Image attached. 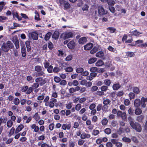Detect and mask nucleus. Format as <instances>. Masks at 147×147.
<instances>
[{
  "mask_svg": "<svg viewBox=\"0 0 147 147\" xmlns=\"http://www.w3.org/2000/svg\"><path fill=\"white\" fill-rule=\"evenodd\" d=\"M96 107V105L94 103L91 104L89 107V109L90 110L94 109Z\"/></svg>",
  "mask_w": 147,
  "mask_h": 147,
  "instance_id": "nucleus-63",
  "label": "nucleus"
},
{
  "mask_svg": "<svg viewBox=\"0 0 147 147\" xmlns=\"http://www.w3.org/2000/svg\"><path fill=\"white\" fill-rule=\"evenodd\" d=\"M93 44L90 43H89L84 46V49L86 50H90L93 47Z\"/></svg>",
  "mask_w": 147,
  "mask_h": 147,
  "instance_id": "nucleus-14",
  "label": "nucleus"
},
{
  "mask_svg": "<svg viewBox=\"0 0 147 147\" xmlns=\"http://www.w3.org/2000/svg\"><path fill=\"white\" fill-rule=\"evenodd\" d=\"M135 96V94L133 92H131L129 94V96L130 100L133 99L134 98Z\"/></svg>",
  "mask_w": 147,
  "mask_h": 147,
  "instance_id": "nucleus-49",
  "label": "nucleus"
},
{
  "mask_svg": "<svg viewBox=\"0 0 147 147\" xmlns=\"http://www.w3.org/2000/svg\"><path fill=\"white\" fill-rule=\"evenodd\" d=\"M82 108L81 105L80 103L77 104L75 106V109L76 111H79Z\"/></svg>",
  "mask_w": 147,
  "mask_h": 147,
  "instance_id": "nucleus-36",
  "label": "nucleus"
},
{
  "mask_svg": "<svg viewBox=\"0 0 147 147\" xmlns=\"http://www.w3.org/2000/svg\"><path fill=\"white\" fill-rule=\"evenodd\" d=\"M131 33L133 35L136 36H138L140 34H142L141 33H140V32L137 31L136 30H135L132 31L131 32Z\"/></svg>",
  "mask_w": 147,
  "mask_h": 147,
  "instance_id": "nucleus-35",
  "label": "nucleus"
},
{
  "mask_svg": "<svg viewBox=\"0 0 147 147\" xmlns=\"http://www.w3.org/2000/svg\"><path fill=\"white\" fill-rule=\"evenodd\" d=\"M84 69L82 67H78L76 69V72L78 73H80L83 71Z\"/></svg>",
  "mask_w": 147,
  "mask_h": 147,
  "instance_id": "nucleus-46",
  "label": "nucleus"
},
{
  "mask_svg": "<svg viewBox=\"0 0 147 147\" xmlns=\"http://www.w3.org/2000/svg\"><path fill=\"white\" fill-rule=\"evenodd\" d=\"M51 35L52 33L51 32H48L45 36V39L46 41L48 40L50 38Z\"/></svg>",
  "mask_w": 147,
  "mask_h": 147,
  "instance_id": "nucleus-27",
  "label": "nucleus"
},
{
  "mask_svg": "<svg viewBox=\"0 0 147 147\" xmlns=\"http://www.w3.org/2000/svg\"><path fill=\"white\" fill-rule=\"evenodd\" d=\"M133 91L135 93L138 94L140 92V90L139 88L137 87H134L133 89Z\"/></svg>",
  "mask_w": 147,
  "mask_h": 147,
  "instance_id": "nucleus-41",
  "label": "nucleus"
},
{
  "mask_svg": "<svg viewBox=\"0 0 147 147\" xmlns=\"http://www.w3.org/2000/svg\"><path fill=\"white\" fill-rule=\"evenodd\" d=\"M76 44L74 40H72L70 41L67 44V46L70 49H73L75 47Z\"/></svg>",
  "mask_w": 147,
  "mask_h": 147,
  "instance_id": "nucleus-8",
  "label": "nucleus"
},
{
  "mask_svg": "<svg viewBox=\"0 0 147 147\" xmlns=\"http://www.w3.org/2000/svg\"><path fill=\"white\" fill-rule=\"evenodd\" d=\"M108 123V120L107 119L105 118L101 121V123L103 125H106Z\"/></svg>",
  "mask_w": 147,
  "mask_h": 147,
  "instance_id": "nucleus-38",
  "label": "nucleus"
},
{
  "mask_svg": "<svg viewBox=\"0 0 147 147\" xmlns=\"http://www.w3.org/2000/svg\"><path fill=\"white\" fill-rule=\"evenodd\" d=\"M143 42V40H138L136 41V44L137 45L138 47H140L139 45H141L142 44H143L142 43Z\"/></svg>",
  "mask_w": 147,
  "mask_h": 147,
  "instance_id": "nucleus-61",
  "label": "nucleus"
},
{
  "mask_svg": "<svg viewBox=\"0 0 147 147\" xmlns=\"http://www.w3.org/2000/svg\"><path fill=\"white\" fill-rule=\"evenodd\" d=\"M104 62L101 59L98 60L95 63V65L98 67H100L104 65Z\"/></svg>",
  "mask_w": 147,
  "mask_h": 147,
  "instance_id": "nucleus-20",
  "label": "nucleus"
},
{
  "mask_svg": "<svg viewBox=\"0 0 147 147\" xmlns=\"http://www.w3.org/2000/svg\"><path fill=\"white\" fill-rule=\"evenodd\" d=\"M28 36L30 38L37 40L38 38V33L36 32H31L28 34Z\"/></svg>",
  "mask_w": 147,
  "mask_h": 147,
  "instance_id": "nucleus-5",
  "label": "nucleus"
},
{
  "mask_svg": "<svg viewBox=\"0 0 147 147\" xmlns=\"http://www.w3.org/2000/svg\"><path fill=\"white\" fill-rule=\"evenodd\" d=\"M12 14L13 16V18H16L19 20H21V18L19 17L18 13L16 12L13 11V12L12 13Z\"/></svg>",
  "mask_w": 147,
  "mask_h": 147,
  "instance_id": "nucleus-30",
  "label": "nucleus"
},
{
  "mask_svg": "<svg viewBox=\"0 0 147 147\" xmlns=\"http://www.w3.org/2000/svg\"><path fill=\"white\" fill-rule=\"evenodd\" d=\"M144 116L142 115L138 116L137 118V120L139 122L141 121L144 118Z\"/></svg>",
  "mask_w": 147,
  "mask_h": 147,
  "instance_id": "nucleus-52",
  "label": "nucleus"
},
{
  "mask_svg": "<svg viewBox=\"0 0 147 147\" xmlns=\"http://www.w3.org/2000/svg\"><path fill=\"white\" fill-rule=\"evenodd\" d=\"M13 102L15 105H17L19 104L20 101L18 98H15L13 99Z\"/></svg>",
  "mask_w": 147,
  "mask_h": 147,
  "instance_id": "nucleus-33",
  "label": "nucleus"
},
{
  "mask_svg": "<svg viewBox=\"0 0 147 147\" xmlns=\"http://www.w3.org/2000/svg\"><path fill=\"white\" fill-rule=\"evenodd\" d=\"M33 88L32 87H30L29 88L27 86H25L23 87L22 88V92H26V93L27 94H30L32 91Z\"/></svg>",
  "mask_w": 147,
  "mask_h": 147,
  "instance_id": "nucleus-7",
  "label": "nucleus"
},
{
  "mask_svg": "<svg viewBox=\"0 0 147 147\" xmlns=\"http://www.w3.org/2000/svg\"><path fill=\"white\" fill-rule=\"evenodd\" d=\"M27 80L29 82L32 83L34 82V78L31 76H28L27 77Z\"/></svg>",
  "mask_w": 147,
  "mask_h": 147,
  "instance_id": "nucleus-31",
  "label": "nucleus"
},
{
  "mask_svg": "<svg viewBox=\"0 0 147 147\" xmlns=\"http://www.w3.org/2000/svg\"><path fill=\"white\" fill-rule=\"evenodd\" d=\"M54 81L56 83H59L61 81V79L60 78L55 76L54 78Z\"/></svg>",
  "mask_w": 147,
  "mask_h": 147,
  "instance_id": "nucleus-64",
  "label": "nucleus"
},
{
  "mask_svg": "<svg viewBox=\"0 0 147 147\" xmlns=\"http://www.w3.org/2000/svg\"><path fill=\"white\" fill-rule=\"evenodd\" d=\"M122 140L123 142L127 143L130 142L131 141V140L130 139L125 137H123L122 138Z\"/></svg>",
  "mask_w": 147,
  "mask_h": 147,
  "instance_id": "nucleus-34",
  "label": "nucleus"
},
{
  "mask_svg": "<svg viewBox=\"0 0 147 147\" xmlns=\"http://www.w3.org/2000/svg\"><path fill=\"white\" fill-rule=\"evenodd\" d=\"M73 34L71 32H65L62 33L61 36V38L64 40L73 37Z\"/></svg>",
  "mask_w": 147,
  "mask_h": 147,
  "instance_id": "nucleus-3",
  "label": "nucleus"
},
{
  "mask_svg": "<svg viewBox=\"0 0 147 147\" xmlns=\"http://www.w3.org/2000/svg\"><path fill=\"white\" fill-rule=\"evenodd\" d=\"M96 56L97 57L102 58L103 59H105L104 54L103 52L102 51H100L96 53Z\"/></svg>",
  "mask_w": 147,
  "mask_h": 147,
  "instance_id": "nucleus-12",
  "label": "nucleus"
},
{
  "mask_svg": "<svg viewBox=\"0 0 147 147\" xmlns=\"http://www.w3.org/2000/svg\"><path fill=\"white\" fill-rule=\"evenodd\" d=\"M107 2L109 5H113L115 4V1L114 0H107Z\"/></svg>",
  "mask_w": 147,
  "mask_h": 147,
  "instance_id": "nucleus-39",
  "label": "nucleus"
},
{
  "mask_svg": "<svg viewBox=\"0 0 147 147\" xmlns=\"http://www.w3.org/2000/svg\"><path fill=\"white\" fill-rule=\"evenodd\" d=\"M21 52L22 54V56L23 57H25L26 55V51L24 45L23 44L21 45Z\"/></svg>",
  "mask_w": 147,
  "mask_h": 147,
  "instance_id": "nucleus-10",
  "label": "nucleus"
},
{
  "mask_svg": "<svg viewBox=\"0 0 147 147\" xmlns=\"http://www.w3.org/2000/svg\"><path fill=\"white\" fill-rule=\"evenodd\" d=\"M108 49L110 51L114 53H116V49L113 47L111 46H109L108 48Z\"/></svg>",
  "mask_w": 147,
  "mask_h": 147,
  "instance_id": "nucleus-47",
  "label": "nucleus"
},
{
  "mask_svg": "<svg viewBox=\"0 0 147 147\" xmlns=\"http://www.w3.org/2000/svg\"><path fill=\"white\" fill-rule=\"evenodd\" d=\"M99 133V130L96 129H94L92 132V135L94 136H96Z\"/></svg>",
  "mask_w": 147,
  "mask_h": 147,
  "instance_id": "nucleus-42",
  "label": "nucleus"
},
{
  "mask_svg": "<svg viewBox=\"0 0 147 147\" xmlns=\"http://www.w3.org/2000/svg\"><path fill=\"white\" fill-rule=\"evenodd\" d=\"M97 59L96 57H92L88 61V63L91 64L94 63L97 60Z\"/></svg>",
  "mask_w": 147,
  "mask_h": 147,
  "instance_id": "nucleus-25",
  "label": "nucleus"
},
{
  "mask_svg": "<svg viewBox=\"0 0 147 147\" xmlns=\"http://www.w3.org/2000/svg\"><path fill=\"white\" fill-rule=\"evenodd\" d=\"M141 105L140 100L139 99H136L134 102V105L136 107H140Z\"/></svg>",
  "mask_w": 147,
  "mask_h": 147,
  "instance_id": "nucleus-17",
  "label": "nucleus"
},
{
  "mask_svg": "<svg viewBox=\"0 0 147 147\" xmlns=\"http://www.w3.org/2000/svg\"><path fill=\"white\" fill-rule=\"evenodd\" d=\"M53 67L52 65H50L47 68V71L49 73H52L53 71Z\"/></svg>",
  "mask_w": 147,
  "mask_h": 147,
  "instance_id": "nucleus-45",
  "label": "nucleus"
},
{
  "mask_svg": "<svg viewBox=\"0 0 147 147\" xmlns=\"http://www.w3.org/2000/svg\"><path fill=\"white\" fill-rule=\"evenodd\" d=\"M98 51V49L96 47H94L90 51L91 54H93L95 53Z\"/></svg>",
  "mask_w": 147,
  "mask_h": 147,
  "instance_id": "nucleus-55",
  "label": "nucleus"
},
{
  "mask_svg": "<svg viewBox=\"0 0 147 147\" xmlns=\"http://www.w3.org/2000/svg\"><path fill=\"white\" fill-rule=\"evenodd\" d=\"M147 101V98L142 97L140 100L141 105L142 107L144 108L146 107V102Z\"/></svg>",
  "mask_w": 147,
  "mask_h": 147,
  "instance_id": "nucleus-11",
  "label": "nucleus"
},
{
  "mask_svg": "<svg viewBox=\"0 0 147 147\" xmlns=\"http://www.w3.org/2000/svg\"><path fill=\"white\" fill-rule=\"evenodd\" d=\"M72 55H70L67 56L65 59L66 61H69L71 60L72 59Z\"/></svg>",
  "mask_w": 147,
  "mask_h": 147,
  "instance_id": "nucleus-62",
  "label": "nucleus"
},
{
  "mask_svg": "<svg viewBox=\"0 0 147 147\" xmlns=\"http://www.w3.org/2000/svg\"><path fill=\"white\" fill-rule=\"evenodd\" d=\"M46 107H49L51 108L55 106V103H54L50 100L45 105Z\"/></svg>",
  "mask_w": 147,
  "mask_h": 147,
  "instance_id": "nucleus-19",
  "label": "nucleus"
},
{
  "mask_svg": "<svg viewBox=\"0 0 147 147\" xmlns=\"http://www.w3.org/2000/svg\"><path fill=\"white\" fill-rule=\"evenodd\" d=\"M111 129L109 128H107L105 130V133L107 134H109L111 133Z\"/></svg>",
  "mask_w": 147,
  "mask_h": 147,
  "instance_id": "nucleus-58",
  "label": "nucleus"
},
{
  "mask_svg": "<svg viewBox=\"0 0 147 147\" xmlns=\"http://www.w3.org/2000/svg\"><path fill=\"white\" fill-rule=\"evenodd\" d=\"M65 69L66 71L68 72H71L73 71L72 67L71 66L65 68Z\"/></svg>",
  "mask_w": 147,
  "mask_h": 147,
  "instance_id": "nucleus-51",
  "label": "nucleus"
},
{
  "mask_svg": "<svg viewBox=\"0 0 147 147\" xmlns=\"http://www.w3.org/2000/svg\"><path fill=\"white\" fill-rule=\"evenodd\" d=\"M35 70L37 72H38L36 73V76H45V74L43 71H42V67L41 66L39 65H36L35 67Z\"/></svg>",
  "mask_w": 147,
  "mask_h": 147,
  "instance_id": "nucleus-2",
  "label": "nucleus"
},
{
  "mask_svg": "<svg viewBox=\"0 0 147 147\" xmlns=\"http://www.w3.org/2000/svg\"><path fill=\"white\" fill-rule=\"evenodd\" d=\"M30 127L32 129H34V131L35 132L39 131V128L38 126H37L36 124H33L30 126Z\"/></svg>",
  "mask_w": 147,
  "mask_h": 147,
  "instance_id": "nucleus-13",
  "label": "nucleus"
},
{
  "mask_svg": "<svg viewBox=\"0 0 147 147\" xmlns=\"http://www.w3.org/2000/svg\"><path fill=\"white\" fill-rule=\"evenodd\" d=\"M134 129H135L137 131L140 132L142 130L141 126L140 124L137 123L136 126L135 127V128Z\"/></svg>",
  "mask_w": 147,
  "mask_h": 147,
  "instance_id": "nucleus-24",
  "label": "nucleus"
},
{
  "mask_svg": "<svg viewBox=\"0 0 147 147\" xmlns=\"http://www.w3.org/2000/svg\"><path fill=\"white\" fill-rule=\"evenodd\" d=\"M107 29L109 30L110 32L111 33H114L116 30V29L115 28L112 27H109L107 28Z\"/></svg>",
  "mask_w": 147,
  "mask_h": 147,
  "instance_id": "nucleus-44",
  "label": "nucleus"
},
{
  "mask_svg": "<svg viewBox=\"0 0 147 147\" xmlns=\"http://www.w3.org/2000/svg\"><path fill=\"white\" fill-rule=\"evenodd\" d=\"M7 118L6 117L4 118L3 119L1 117L0 118V127L1 126L2 123H6L7 121Z\"/></svg>",
  "mask_w": 147,
  "mask_h": 147,
  "instance_id": "nucleus-40",
  "label": "nucleus"
},
{
  "mask_svg": "<svg viewBox=\"0 0 147 147\" xmlns=\"http://www.w3.org/2000/svg\"><path fill=\"white\" fill-rule=\"evenodd\" d=\"M35 82L39 83L38 84L41 86H42L46 83L45 79L41 77L36 78L35 80Z\"/></svg>",
  "mask_w": 147,
  "mask_h": 147,
  "instance_id": "nucleus-4",
  "label": "nucleus"
},
{
  "mask_svg": "<svg viewBox=\"0 0 147 147\" xmlns=\"http://www.w3.org/2000/svg\"><path fill=\"white\" fill-rule=\"evenodd\" d=\"M104 100L103 101V103L105 105H107L109 104L111 102V101L108 99H106Z\"/></svg>",
  "mask_w": 147,
  "mask_h": 147,
  "instance_id": "nucleus-54",
  "label": "nucleus"
},
{
  "mask_svg": "<svg viewBox=\"0 0 147 147\" xmlns=\"http://www.w3.org/2000/svg\"><path fill=\"white\" fill-rule=\"evenodd\" d=\"M98 13L100 16L106 14L107 13V11L105 10L103 7L102 6H99L98 7Z\"/></svg>",
  "mask_w": 147,
  "mask_h": 147,
  "instance_id": "nucleus-6",
  "label": "nucleus"
},
{
  "mask_svg": "<svg viewBox=\"0 0 147 147\" xmlns=\"http://www.w3.org/2000/svg\"><path fill=\"white\" fill-rule=\"evenodd\" d=\"M142 113V110L140 108H137L135 109V113L136 115H140Z\"/></svg>",
  "mask_w": 147,
  "mask_h": 147,
  "instance_id": "nucleus-28",
  "label": "nucleus"
},
{
  "mask_svg": "<svg viewBox=\"0 0 147 147\" xmlns=\"http://www.w3.org/2000/svg\"><path fill=\"white\" fill-rule=\"evenodd\" d=\"M137 123H134V121H131L129 123V124L131 127L133 128H135V127L136 126V125Z\"/></svg>",
  "mask_w": 147,
  "mask_h": 147,
  "instance_id": "nucleus-50",
  "label": "nucleus"
},
{
  "mask_svg": "<svg viewBox=\"0 0 147 147\" xmlns=\"http://www.w3.org/2000/svg\"><path fill=\"white\" fill-rule=\"evenodd\" d=\"M13 124V122L10 120H8L7 122V126L8 128L12 127Z\"/></svg>",
  "mask_w": 147,
  "mask_h": 147,
  "instance_id": "nucleus-32",
  "label": "nucleus"
},
{
  "mask_svg": "<svg viewBox=\"0 0 147 147\" xmlns=\"http://www.w3.org/2000/svg\"><path fill=\"white\" fill-rule=\"evenodd\" d=\"M71 127V124H64L62 126V129L63 130H65L66 129L69 130Z\"/></svg>",
  "mask_w": 147,
  "mask_h": 147,
  "instance_id": "nucleus-16",
  "label": "nucleus"
},
{
  "mask_svg": "<svg viewBox=\"0 0 147 147\" xmlns=\"http://www.w3.org/2000/svg\"><path fill=\"white\" fill-rule=\"evenodd\" d=\"M104 83L106 86H109L111 84V81L109 79H105L104 80Z\"/></svg>",
  "mask_w": 147,
  "mask_h": 147,
  "instance_id": "nucleus-26",
  "label": "nucleus"
},
{
  "mask_svg": "<svg viewBox=\"0 0 147 147\" xmlns=\"http://www.w3.org/2000/svg\"><path fill=\"white\" fill-rule=\"evenodd\" d=\"M108 88V86L105 85H103L101 87L100 90L103 92H106Z\"/></svg>",
  "mask_w": 147,
  "mask_h": 147,
  "instance_id": "nucleus-37",
  "label": "nucleus"
},
{
  "mask_svg": "<svg viewBox=\"0 0 147 147\" xmlns=\"http://www.w3.org/2000/svg\"><path fill=\"white\" fill-rule=\"evenodd\" d=\"M24 128V125L22 124H20L16 129L15 131V134L18 133L19 132L21 131Z\"/></svg>",
  "mask_w": 147,
  "mask_h": 147,
  "instance_id": "nucleus-15",
  "label": "nucleus"
},
{
  "mask_svg": "<svg viewBox=\"0 0 147 147\" xmlns=\"http://www.w3.org/2000/svg\"><path fill=\"white\" fill-rule=\"evenodd\" d=\"M87 41V38L86 37H83L81 38L78 40V42L80 44H84Z\"/></svg>",
  "mask_w": 147,
  "mask_h": 147,
  "instance_id": "nucleus-18",
  "label": "nucleus"
},
{
  "mask_svg": "<svg viewBox=\"0 0 147 147\" xmlns=\"http://www.w3.org/2000/svg\"><path fill=\"white\" fill-rule=\"evenodd\" d=\"M26 46L27 48V51H30L31 49V48L30 46V43L29 41L27 40L25 42Z\"/></svg>",
  "mask_w": 147,
  "mask_h": 147,
  "instance_id": "nucleus-23",
  "label": "nucleus"
},
{
  "mask_svg": "<svg viewBox=\"0 0 147 147\" xmlns=\"http://www.w3.org/2000/svg\"><path fill=\"white\" fill-rule=\"evenodd\" d=\"M49 100V96H46L43 102L45 103V105L48 102Z\"/></svg>",
  "mask_w": 147,
  "mask_h": 147,
  "instance_id": "nucleus-59",
  "label": "nucleus"
},
{
  "mask_svg": "<svg viewBox=\"0 0 147 147\" xmlns=\"http://www.w3.org/2000/svg\"><path fill=\"white\" fill-rule=\"evenodd\" d=\"M43 64L45 68H47L48 67H49V66L50 63H49L47 61H45V62L43 63Z\"/></svg>",
  "mask_w": 147,
  "mask_h": 147,
  "instance_id": "nucleus-56",
  "label": "nucleus"
},
{
  "mask_svg": "<svg viewBox=\"0 0 147 147\" xmlns=\"http://www.w3.org/2000/svg\"><path fill=\"white\" fill-rule=\"evenodd\" d=\"M121 87V85L119 83L114 84L112 86L113 90H117Z\"/></svg>",
  "mask_w": 147,
  "mask_h": 147,
  "instance_id": "nucleus-22",
  "label": "nucleus"
},
{
  "mask_svg": "<svg viewBox=\"0 0 147 147\" xmlns=\"http://www.w3.org/2000/svg\"><path fill=\"white\" fill-rule=\"evenodd\" d=\"M35 16H34V19L36 21H39L40 20V18L39 17V14L36 11L35 12Z\"/></svg>",
  "mask_w": 147,
  "mask_h": 147,
  "instance_id": "nucleus-29",
  "label": "nucleus"
},
{
  "mask_svg": "<svg viewBox=\"0 0 147 147\" xmlns=\"http://www.w3.org/2000/svg\"><path fill=\"white\" fill-rule=\"evenodd\" d=\"M98 70V68L96 67H91L90 70L91 72H95L97 71Z\"/></svg>",
  "mask_w": 147,
  "mask_h": 147,
  "instance_id": "nucleus-60",
  "label": "nucleus"
},
{
  "mask_svg": "<svg viewBox=\"0 0 147 147\" xmlns=\"http://www.w3.org/2000/svg\"><path fill=\"white\" fill-rule=\"evenodd\" d=\"M34 118L36 121H38L40 119V117L38 113H36L34 116Z\"/></svg>",
  "mask_w": 147,
  "mask_h": 147,
  "instance_id": "nucleus-48",
  "label": "nucleus"
},
{
  "mask_svg": "<svg viewBox=\"0 0 147 147\" xmlns=\"http://www.w3.org/2000/svg\"><path fill=\"white\" fill-rule=\"evenodd\" d=\"M13 47V44L10 41H7L6 42L3 44L1 46L2 50L5 52H8L10 49H12Z\"/></svg>",
  "mask_w": 147,
  "mask_h": 147,
  "instance_id": "nucleus-1",
  "label": "nucleus"
},
{
  "mask_svg": "<svg viewBox=\"0 0 147 147\" xmlns=\"http://www.w3.org/2000/svg\"><path fill=\"white\" fill-rule=\"evenodd\" d=\"M86 100V97H83L81 98H79V103H82Z\"/></svg>",
  "mask_w": 147,
  "mask_h": 147,
  "instance_id": "nucleus-57",
  "label": "nucleus"
},
{
  "mask_svg": "<svg viewBox=\"0 0 147 147\" xmlns=\"http://www.w3.org/2000/svg\"><path fill=\"white\" fill-rule=\"evenodd\" d=\"M59 35V32L57 31H55L52 36V38L55 40H56L58 38Z\"/></svg>",
  "mask_w": 147,
  "mask_h": 147,
  "instance_id": "nucleus-21",
  "label": "nucleus"
},
{
  "mask_svg": "<svg viewBox=\"0 0 147 147\" xmlns=\"http://www.w3.org/2000/svg\"><path fill=\"white\" fill-rule=\"evenodd\" d=\"M91 137V135L90 134L86 133H82L81 135L80 138L82 139H89Z\"/></svg>",
  "mask_w": 147,
  "mask_h": 147,
  "instance_id": "nucleus-9",
  "label": "nucleus"
},
{
  "mask_svg": "<svg viewBox=\"0 0 147 147\" xmlns=\"http://www.w3.org/2000/svg\"><path fill=\"white\" fill-rule=\"evenodd\" d=\"M63 4L65 8V9H69L70 7V4L67 1H66Z\"/></svg>",
  "mask_w": 147,
  "mask_h": 147,
  "instance_id": "nucleus-43",
  "label": "nucleus"
},
{
  "mask_svg": "<svg viewBox=\"0 0 147 147\" xmlns=\"http://www.w3.org/2000/svg\"><path fill=\"white\" fill-rule=\"evenodd\" d=\"M71 104V102H69V103L66 104L65 106L66 108L68 109H70L72 107Z\"/></svg>",
  "mask_w": 147,
  "mask_h": 147,
  "instance_id": "nucleus-53",
  "label": "nucleus"
}]
</instances>
